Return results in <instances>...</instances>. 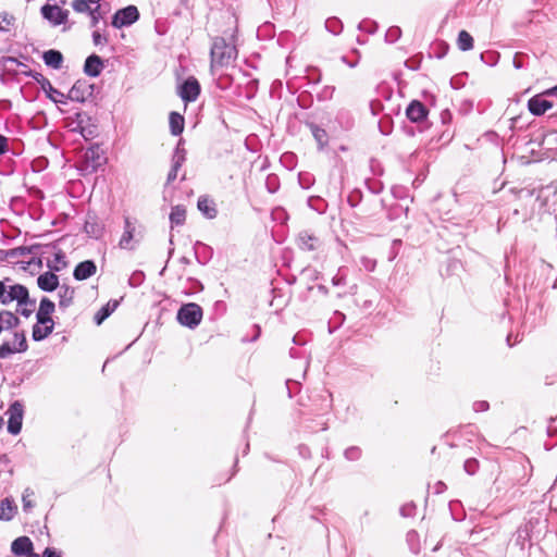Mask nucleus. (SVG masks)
I'll return each instance as SVG.
<instances>
[{
  "label": "nucleus",
  "mask_w": 557,
  "mask_h": 557,
  "mask_svg": "<svg viewBox=\"0 0 557 557\" xmlns=\"http://www.w3.org/2000/svg\"><path fill=\"white\" fill-rule=\"evenodd\" d=\"M361 262L368 271H373L375 268V261L370 258L363 257Z\"/></svg>",
  "instance_id": "obj_41"
},
{
  "label": "nucleus",
  "mask_w": 557,
  "mask_h": 557,
  "mask_svg": "<svg viewBox=\"0 0 557 557\" xmlns=\"http://www.w3.org/2000/svg\"><path fill=\"white\" fill-rule=\"evenodd\" d=\"M0 20L2 21V23H7V25H10L11 21H12V16H9L8 14H3V15L0 14Z\"/></svg>",
  "instance_id": "obj_47"
},
{
  "label": "nucleus",
  "mask_w": 557,
  "mask_h": 557,
  "mask_svg": "<svg viewBox=\"0 0 557 557\" xmlns=\"http://www.w3.org/2000/svg\"><path fill=\"white\" fill-rule=\"evenodd\" d=\"M90 26L96 27L102 18L101 7L98 4L96 8L89 10Z\"/></svg>",
  "instance_id": "obj_33"
},
{
  "label": "nucleus",
  "mask_w": 557,
  "mask_h": 557,
  "mask_svg": "<svg viewBox=\"0 0 557 557\" xmlns=\"http://www.w3.org/2000/svg\"><path fill=\"white\" fill-rule=\"evenodd\" d=\"M525 194L529 196V197H532V193L531 191H525Z\"/></svg>",
  "instance_id": "obj_55"
},
{
  "label": "nucleus",
  "mask_w": 557,
  "mask_h": 557,
  "mask_svg": "<svg viewBox=\"0 0 557 557\" xmlns=\"http://www.w3.org/2000/svg\"><path fill=\"white\" fill-rule=\"evenodd\" d=\"M17 513V506L13 498L5 497L0 502V520L11 521Z\"/></svg>",
  "instance_id": "obj_14"
},
{
  "label": "nucleus",
  "mask_w": 557,
  "mask_h": 557,
  "mask_svg": "<svg viewBox=\"0 0 557 557\" xmlns=\"http://www.w3.org/2000/svg\"><path fill=\"white\" fill-rule=\"evenodd\" d=\"M74 294V288L67 285L60 286L58 289L59 307L63 309L70 307L73 302Z\"/></svg>",
  "instance_id": "obj_20"
},
{
  "label": "nucleus",
  "mask_w": 557,
  "mask_h": 557,
  "mask_svg": "<svg viewBox=\"0 0 557 557\" xmlns=\"http://www.w3.org/2000/svg\"><path fill=\"white\" fill-rule=\"evenodd\" d=\"M90 3H98L100 0H88Z\"/></svg>",
  "instance_id": "obj_54"
},
{
  "label": "nucleus",
  "mask_w": 557,
  "mask_h": 557,
  "mask_svg": "<svg viewBox=\"0 0 557 557\" xmlns=\"http://www.w3.org/2000/svg\"><path fill=\"white\" fill-rule=\"evenodd\" d=\"M20 320L18 318L10 312V311H2L0 312V333L3 330H10L18 324Z\"/></svg>",
  "instance_id": "obj_24"
},
{
  "label": "nucleus",
  "mask_w": 557,
  "mask_h": 557,
  "mask_svg": "<svg viewBox=\"0 0 557 557\" xmlns=\"http://www.w3.org/2000/svg\"><path fill=\"white\" fill-rule=\"evenodd\" d=\"M326 28H329L334 34H337L342 28L339 22L336 18H330L325 23Z\"/></svg>",
  "instance_id": "obj_38"
},
{
  "label": "nucleus",
  "mask_w": 557,
  "mask_h": 557,
  "mask_svg": "<svg viewBox=\"0 0 557 557\" xmlns=\"http://www.w3.org/2000/svg\"><path fill=\"white\" fill-rule=\"evenodd\" d=\"M48 267L54 271H61L66 267L65 256L62 251L54 253L53 261L48 262Z\"/></svg>",
  "instance_id": "obj_30"
},
{
  "label": "nucleus",
  "mask_w": 557,
  "mask_h": 557,
  "mask_svg": "<svg viewBox=\"0 0 557 557\" xmlns=\"http://www.w3.org/2000/svg\"><path fill=\"white\" fill-rule=\"evenodd\" d=\"M313 137L318 141L320 148H323L327 143V135L324 129H321L319 127H314L312 129Z\"/></svg>",
  "instance_id": "obj_31"
},
{
  "label": "nucleus",
  "mask_w": 557,
  "mask_h": 557,
  "mask_svg": "<svg viewBox=\"0 0 557 557\" xmlns=\"http://www.w3.org/2000/svg\"><path fill=\"white\" fill-rule=\"evenodd\" d=\"M89 3L90 2L88 0H74L72 2V8L77 13H86L90 10Z\"/></svg>",
  "instance_id": "obj_32"
},
{
  "label": "nucleus",
  "mask_w": 557,
  "mask_h": 557,
  "mask_svg": "<svg viewBox=\"0 0 557 557\" xmlns=\"http://www.w3.org/2000/svg\"><path fill=\"white\" fill-rule=\"evenodd\" d=\"M42 557H61V556L54 549L46 548L42 554Z\"/></svg>",
  "instance_id": "obj_45"
},
{
  "label": "nucleus",
  "mask_w": 557,
  "mask_h": 557,
  "mask_svg": "<svg viewBox=\"0 0 557 557\" xmlns=\"http://www.w3.org/2000/svg\"><path fill=\"white\" fill-rule=\"evenodd\" d=\"M28 557H39L37 554H30Z\"/></svg>",
  "instance_id": "obj_56"
},
{
  "label": "nucleus",
  "mask_w": 557,
  "mask_h": 557,
  "mask_svg": "<svg viewBox=\"0 0 557 557\" xmlns=\"http://www.w3.org/2000/svg\"><path fill=\"white\" fill-rule=\"evenodd\" d=\"M14 300L17 301L18 306L27 305L29 302L27 288L21 284L8 287L4 281H0V302L9 305Z\"/></svg>",
  "instance_id": "obj_2"
},
{
  "label": "nucleus",
  "mask_w": 557,
  "mask_h": 557,
  "mask_svg": "<svg viewBox=\"0 0 557 557\" xmlns=\"http://www.w3.org/2000/svg\"><path fill=\"white\" fill-rule=\"evenodd\" d=\"M407 117L414 123L422 122L426 119L428 109L423 103L418 100H413L410 102L406 110Z\"/></svg>",
  "instance_id": "obj_11"
},
{
  "label": "nucleus",
  "mask_w": 557,
  "mask_h": 557,
  "mask_svg": "<svg viewBox=\"0 0 557 557\" xmlns=\"http://www.w3.org/2000/svg\"><path fill=\"white\" fill-rule=\"evenodd\" d=\"M124 231H129L132 233L135 232V225L132 223L129 218H125L124 220Z\"/></svg>",
  "instance_id": "obj_44"
},
{
  "label": "nucleus",
  "mask_w": 557,
  "mask_h": 557,
  "mask_svg": "<svg viewBox=\"0 0 557 557\" xmlns=\"http://www.w3.org/2000/svg\"><path fill=\"white\" fill-rule=\"evenodd\" d=\"M457 46L461 51H469L473 48V38L467 30H460L457 38Z\"/></svg>",
  "instance_id": "obj_27"
},
{
  "label": "nucleus",
  "mask_w": 557,
  "mask_h": 557,
  "mask_svg": "<svg viewBox=\"0 0 557 557\" xmlns=\"http://www.w3.org/2000/svg\"><path fill=\"white\" fill-rule=\"evenodd\" d=\"M117 301L108 302L95 314L96 324L100 325L117 307Z\"/></svg>",
  "instance_id": "obj_28"
},
{
  "label": "nucleus",
  "mask_w": 557,
  "mask_h": 557,
  "mask_svg": "<svg viewBox=\"0 0 557 557\" xmlns=\"http://www.w3.org/2000/svg\"><path fill=\"white\" fill-rule=\"evenodd\" d=\"M102 61L100 57L92 54L89 55L84 65V72L91 77H97L102 70Z\"/></svg>",
  "instance_id": "obj_18"
},
{
  "label": "nucleus",
  "mask_w": 557,
  "mask_h": 557,
  "mask_svg": "<svg viewBox=\"0 0 557 557\" xmlns=\"http://www.w3.org/2000/svg\"><path fill=\"white\" fill-rule=\"evenodd\" d=\"M44 62L46 65L52 69H60L63 62V55L60 51L57 50H48L42 55Z\"/></svg>",
  "instance_id": "obj_21"
},
{
  "label": "nucleus",
  "mask_w": 557,
  "mask_h": 557,
  "mask_svg": "<svg viewBox=\"0 0 557 557\" xmlns=\"http://www.w3.org/2000/svg\"><path fill=\"white\" fill-rule=\"evenodd\" d=\"M97 271V267L94 261L86 260L81 263H78L73 272L74 277L77 281H84L88 277L92 276Z\"/></svg>",
  "instance_id": "obj_13"
},
{
  "label": "nucleus",
  "mask_w": 557,
  "mask_h": 557,
  "mask_svg": "<svg viewBox=\"0 0 557 557\" xmlns=\"http://www.w3.org/2000/svg\"><path fill=\"white\" fill-rule=\"evenodd\" d=\"M513 64L517 69L521 67V64L517 61V59L513 60Z\"/></svg>",
  "instance_id": "obj_51"
},
{
  "label": "nucleus",
  "mask_w": 557,
  "mask_h": 557,
  "mask_svg": "<svg viewBox=\"0 0 557 557\" xmlns=\"http://www.w3.org/2000/svg\"><path fill=\"white\" fill-rule=\"evenodd\" d=\"M332 283L334 285H342V284H344V277L343 276H334L332 280Z\"/></svg>",
  "instance_id": "obj_48"
},
{
  "label": "nucleus",
  "mask_w": 557,
  "mask_h": 557,
  "mask_svg": "<svg viewBox=\"0 0 557 557\" xmlns=\"http://www.w3.org/2000/svg\"><path fill=\"white\" fill-rule=\"evenodd\" d=\"M197 207L209 219H213L216 215L214 202L207 197H199Z\"/></svg>",
  "instance_id": "obj_22"
},
{
  "label": "nucleus",
  "mask_w": 557,
  "mask_h": 557,
  "mask_svg": "<svg viewBox=\"0 0 557 557\" xmlns=\"http://www.w3.org/2000/svg\"><path fill=\"white\" fill-rule=\"evenodd\" d=\"M181 98L185 102L195 101L200 94V85L195 77H188L180 87Z\"/></svg>",
  "instance_id": "obj_8"
},
{
  "label": "nucleus",
  "mask_w": 557,
  "mask_h": 557,
  "mask_svg": "<svg viewBox=\"0 0 557 557\" xmlns=\"http://www.w3.org/2000/svg\"><path fill=\"white\" fill-rule=\"evenodd\" d=\"M445 487L444 483L443 482H438L437 483V487H436V492L437 493H441L443 492V488Z\"/></svg>",
  "instance_id": "obj_49"
},
{
  "label": "nucleus",
  "mask_w": 557,
  "mask_h": 557,
  "mask_svg": "<svg viewBox=\"0 0 557 557\" xmlns=\"http://www.w3.org/2000/svg\"><path fill=\"white\" fill-rule=\"evenodd\" d=\"M177 320L182 325L195 329L202 320V309L195 302L186 304L180 308Z\"/></svg>",
  "instance_id": "obj_3"
},
{
  "label": "nucleus",
  "mask_w": 557,
  "mask_h": 557,
  "mask_svg": "<svg viewBox=\"0 0 557 557\" xmlns=\"http://www.w3.org/2000/svg\"><path fill=\"white\" fill-rule=\"evenodd\" d=\"M473 409L474 411L476 412H482V411H485L488 409V403L487 401H484V400H481V401H475L473 404Z\"/></svg>",
  "instance_id": "obj_40"
},
{
  "label": "nucleus",
  "mask_w": 557,
  "mask_h": 557,
  "mask_svg": "<svg viewBox=\"0 0 557 557\" xmlns=\"http://www.w3.org/2000/svg\"><path fill=\"white\" fill-rule=\"evenodd\" d=\"M38 287L45 292H52L59 286V277L52 272H45L37 278Z\"/></svg>",
  "instance_id": "obj_15"
},
{
  "label": "nucleus",
  "mask_w": 557,
  "mask_h": 557,
  "mask_svg": "<svg viewBox=\"0 0 557 557\" xmlns=\"http://www.w3.org/2000/svg\"><path fill=\"white\" fill-rule=\"evenodd\" d=\"M28 348L24 333H13L12 339L3 341L0 345V359H5L9 356L17 352H25Z\"/></svg>",
  "instance_id": "obj_4"
},
{
  "label": "nucleus",
  "mask_w": 557,
  "mask_h": 557,
  "mask_svg": "<svg viewBox=\"0 0 557 557\" xmlns=\"http://www.w3.org/2000/svg\"><path fill=\"white\" fill-rule=\"evenodd\" d=\"M134 238V233L129 232V231H124L121 239H120V247L123 248V249H131L132 246H131V243Z\"/></svg>",
  "instance_id": "obj_34"
},
{
  "label": "nucleus",
  "mask_w": 557,
  "mask_h": 557,
  "mask_svg": "<svg viewBox=\"0 0 557 557\" xmlns=\"http://www.w3.org/2000/svg\"><path fill=\"white\" fill-rule=\"evenodd\" d=\"M186 220V209L184 206H175L172 208L170 213L171 225L178 226L183 225Z\"/></svg>",
  "instance_id": "obj_25"
},
{
  "label": "nucleus",
  "mask_w": 557,
  "mask_h": 557,
  "mask_svg": "<svg viewBox=\"0 0 557 557\" xmlns=\"http://www.w3.org/2000/svg\"><path fill=\"white\" fill-rule=\"evenodd\" d=\"M28 301L29 302L27 305L20 306L22 308L21 313L25 317H28L32 312V308L28 307H34L35 305V301H30L29 299Z\"/></svg>",
  "instance_id": "obj_42"
},
{
  "label": "nucleus",
  "mask_w": 557,
  "mask_h": 557,
  "mask_svg": "<svg viewBox=\"0 0 557 557\" xmlns=\"http://www.w3.org/2000/svg\"><path fill=\"white\" fill-rule=\"evenodd\" d=\"M50 98L53 100V102H58V100L55 98H53L51 95H50Z\"/></svg>",
  "instance_id": "obj_57"
},
{
  "label": "nucleus",
  "mask_w": 557,
  "mask_h": 557,
  "mask_svg": "<svg viewBox=\"0 0 557 557\" xmlns=\"http://www.w3.org/2000/svg\"><path fill=\"white\" fill-rule=\"evenodd\" d=\"M54 302L49 298H42L39 304V309L36 314V319L38 323H54L51 319V314L54 311Z\"/></svg>",
  "instance_id": "obj_10"
},
{
  "label": "nucleus",
  "mask_w": 557,
  "mask_h": 557,
  "mask_svg": "<svg viewBox=\"0 0 557 557\" xmlns=\"http://www.w3.org/2000/svg\"><path fill=\"white\" fill-rule=\"evenodd\" d=\"M86 168L90 169L91 172L97 171L106 162V157L98 146L88 148L85 152Z\"/></svg>",
  "instance_id": "obj_9"
},
{
  "label": "nucleus",
  "mask_w": 557,
  "mask_h": 557,
  "mask_svg": "<svg viewBox=\"0 0 557 557\" xmlns=\"http://www.w3.org/2000/svg\"><path fill=\"white\" fill-rule=\"evenodd\" d=\"M8 150V138L3 135H0V156L3 154Z\"/></svg>",
  "instance_id": "obj_43"
},
{
  "label": "nucleus",
  "mask_w": 557,
  "mask_h": 557,
  "mask_svg": "<svg viewBox=\"0 0 557 557\" xmlns=\"http://www.w3.org/2000/svg\"><path fill=\"white\" fill-rule=\"evenodd\" d=\"M320 240L306 232L300 233L298 236V246L301 250L312 251L319 247Z\"/></svg>",
  "instance_id": "obj_19"
},
{
  "label": "nucleus",
  "mask_w": 557,
  "mask_h": 557,
  "mask_svg": "<svg viewBox=\"0 0 557 557\" xmlns=\"http://www.w3.org/2000/svg\"><path fill=\"white\" fill-rule=\"evenodd\" d=\"M170 131L172 135L178 136L184 131V117L177 112H171L169 117Z\"/></svg>",
  "instance_id": "obj_23"
},
{
  "label": "nucleus",
  "mask_w": 557,
  "mask_h": 557,
  "mask_svg": "<svg viewBox=\"0 0 557 557\" xmlns=\"http://www.w3.org/2000/svg\"><path fill=\"white\" fill-rule=\"evenodd\" d=\"M44 326H49V323H40Z\"/></svg>",
  "instance_id": "obj_58"
},
{
  "label": "nucleus",
  "mask_w": 557,
  "mask_h": 557,
  "mask_svg": "<svg viewBox=\"0 0 557 557\" xmlns=\"http://www.w3.org/2000/svg\"><path fill=\"white\" fill-rule=\"evenodd\" d=\"M34 497H35V492L30 487H26L23 491L22 504H23V510L25 512H30L33 510V508L35 507Z\"/></svg>",
  "instance_id": "obj_29"
},
{
  "label": "nucleus",
  "mask_w": 557,
  "mask_h": 557,
  "mask_svg": "<svg viewBox=\"0 0 557 557\" xmlns=\"http://www.w3.org/2000/svg\"><path fill=\"white\" fill-rule=\"evenodd\" d=\"M54 327V323L49 324V326H44L41 324H35L33 327V339L36 342L42 341L48 337Z\"/></svg>",
  "instance_id": "obj_26"
},
{
  "label": "nucleus",
  "mask_w": 557,
  "mask_h": 557,
  "mask_svg": "<svg viewBox=\"0 0 557 557\" xmlns=\"http://www.w3.org/2000/svg\"><path fill=\"white\" fill-rule=\"evenodd\" d=\"M361 456V451L358 447H349L345 450V457L349 460H357Z\"/></svg>",
  "instance_id": "obj_37"
},
{
  "label": "nucleus",
  "mask_w": 557,
  "mask_h": 557,
  "mask_svg": "<svg viewBox=\"0 0 557 557\" xmlns=\"http://www.w3.org/2000/svg\"><path fill=\"white\" fill-rule=\"evenodd\" d=\"M50 91L63 97V95L60 91H58L57 89H54L52 86H50Z\"/></svg>",
  "instance_id": "obj_50"
},
{
  "label": "nucleus",
  "mask_w": 557,
  "mask_h": 557,
  "mask_svg": "<svg viewBox=\"0 0 557 557\" xmlns=\"http://www.w3.org/2000/svg\"><path fill=\"white\" fill-rule=\"evenodd\" d=\"M180 146H181V141L178 143V145L176 147L175 153L173 156L172 169L168 174L169 183L173 182L177 177L178 170L185 161V151L183 149H181Z\"/></svg>",
  "instance_id": "obj_17"
},
{
  "label": "nucleus",
  "mask_w": 557,
  "mask_h": 557,
  "mask_svg": "<svg viewBox=\"0 0 557 557\" xmlns=\"http://www.w3.org/2000/svg\"><path fill=\"white\" fill-rule=\"evenodd\" d=\"M92 41L96 46L103 45L108 41L106 36H102L98 30L92 33Z\"/></svg>",
  "instance_id": "obj_39"
},
{
  "label": "nucleus",
  "mask_w": 557,
  "mask_h": 557,
  "mask_svg": "<svg viewBox=\"0 0 557 557\" xmlns=\"http://www.w3.org/2000/svg\"><path fill=\"white\" fill-rule=\"evenodd\" d=\"M237 58L235 45L227 42L223 37L213 38L210 50V66L216 69L230 66Z\"/></svg>",
  "instance_id": "obj_1"
},
{
  "label": "nucleus",
  "mask_w": 557,
  "mask_h": 557,
  "mask_svg": "<svg viewBox=\"0 0 557 557\" xmlns=\"http://www.w3.org/2000/svg\"><path fill=\"white\" fill-rule=\"evenodd\" d=\"M555 92H557V87H556V88H554V89H550V90L548 91V94H555Z\"/></svg>",
  "instance_id": "obj_53"
},
{
  "label": "nucleus",
  "mask_w": 557,
  "mask_h": 557,
  "mask_svg": "<svg viewBox=\"0 0 557 557\" xmlns=\"http://www.w3.org/2000/svg\"><path fill=\"white\" fill-rule=\"evenodd\" d=\"M42 16L48 20L52 25H61L66 22L69 11L62 10L58 5L45 4L41 8Z\"/></svg>",
  "instance_id": "obj_7"
},
{
  "label": "nucleus",
  "mask_w": 557,
  "mask_h": 557,
  "mask_svg": "<svg viewBox=\"0 0 557 557\" xmlns=\"http://www.w3.org/2000/svg\"><path fill=\"white\" fill-rule=\"evenodd\" d=\"M463 468L468 474L472 475L478 471L479 463L475 459L470 458L465 461Z\"/></svg>",
  "instance_id": "obj_36"
},
{
  "label": "nucleus",
  "mask_w": 557,
  "mask_h": 557,
  "mask_svg": "<svg viewBox=\"0 0 557 557\" xmlns=\"http://www.w3.org/2000/svg\"><path fill=\"white\" fill-rule=\"evenodd\" d=\"M528 107L532 114L542 115L547 110L552 109L554 107V103L541 96H534L529 100Z\"/></svg>",
  "instance_id": "obj_12"
},
{
  "label": "nucleus",
  "mask_w": 557,
  "mask_h": 557,
  "mask_svg": "<svg viewBox=\"0 0 557 557\" xmlns=\"http://www.w3.org/2000/svg\"><path fill=\"white\" fill-rule=\"evenodd\" d=\"M11 550L14 555L23 556L33 550V543L27 536H20L12 542Z\"/></svg>",
  "instance_id": "obj_16"
},
{
  "label": "nucleus",
  "mask_w": 557,
  "mask_h": 557,
  "mask_svg": "<svg viewBox=\"0 0 557 557\" xmlns=\"http://www.w3.org/2000/svg\"><path fill=\"white\" fill-rule=\"evenodd\" d=\"M8 414V432L17 435L22 430L24 418V405L20 400L12 403L7 410Z\"/></svg>",
  "instance_id": "obj_5"
},
{
  "label": "nucleus",
  "mask_w": 557,
  "mask_h": 557,
  "mask_svg": "<svg viewBox=\"0 0 557 557\" xmlns=\"http://www.w3.org/2000/svg\"><path fill=\"white\" fill-rule=\"evenodd\" d=\"M70 98L73 99V100H81L79 97L77 96L76 86H73V88L71 89Z\"/></svg>",
  "instance_id": "obj_46"
},
{
  "label": "nucleus",
  "mask_w": 557,
  "mask_h": 557,
  "mask_svg": "<svg viewBox=\"0 0 557 557\" xmlns=\"http://www.w3.org/2000/svg\"><path fill=\"white\" fill-rule=\"evenodd\" d=\"M510 341H511V335H508V336H507V343H508V345H509V346H511V345H512V344L510 343Z\"/></svg>",
  "instance_id": "obj_52"
},
{
  "label": "nucleus",
  "mask_w": 557,
  "mask_h": 557,
  "mask_svg": "<svg viewBox=\"0 0 557 557\" xmlns=\"http://www.w3.org/2000/svg\"><path fill=\"white\" fill-rule=\"evenodd\" d=\"M401 35V30L397 26L389 27L386 32L385 38L389 42H395Z\"/></svg>",
  "instance_id": "obj_35"
},
{
  "label": "nucleus",
  "mask_w": 557,
  "mask_h": 557,
  "mask_svg": "<svg viewBox=\"0 0 557 557\" xmlns=\"http://www.w3.org/2000/svg\"><path fill=\"white\" fill-rule=\"evenodd\" d=\"M139 18L138 9L135 5H128L115 12L112 18V26L122 28L132 25Z\"/></svg>",
  "instance_id": "obj_6"
}]
</instances>
